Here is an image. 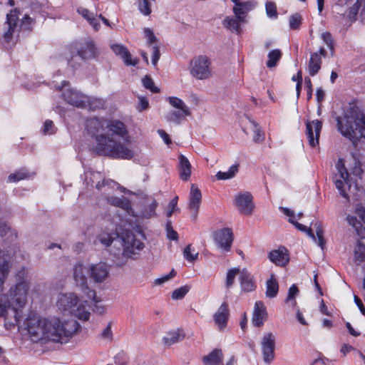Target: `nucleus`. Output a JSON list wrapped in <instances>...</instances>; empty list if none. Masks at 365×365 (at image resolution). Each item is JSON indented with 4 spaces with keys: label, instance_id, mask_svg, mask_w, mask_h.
Masks as SVG:
<instances>
[{
    "label": "nucleus",
    "instance_id": "39448f33",
    "mask_svg": "<svg viewBox=\"0 0 365 365\" xmlns=\"http://www.w3.org/2000/svg\"><path fill=\"white\" fill-rule=\"evenodd\" d=\"M340 133L352 142L365 138V111L355 103H350L342 118H337Z\"/></svg>",
    "mask_w": 365,
    "mask_h": 365
},
{
    "label": "nucleus",
    "instance_id": "052dcab7",
    "mask_svg": "<svg viewBox=\"0 0 365 365\" xmlns=\"http://www.w3.org/2000/svg\"><path fill=\"white\" fill-rule=\"evenodd\" d=\"M166 232L167 237L172 240H175L178 239V233L173 229L171 225V222H168L166 224Z\"/></svg>",
    "mask_w": 365,
    "mask_h": 365
},
{
    "label": "nucleus",
    "instance_id": "c9c22d12",
    "mask_svg": "<svg viewBox=\"0 0 365 365\" xmlns=\"http://www.w3.org/2000/svg\"><path fill=\"white\" fill-rule=\"evenodd\" d=\"M359 7H362V14L365 16V0H357L356 3L352 7L349 8L348 11H346L343 14L349 20L354 21Z\"/></svg>",
    "mask_w": 365,
    "mask_h": 365
},
{
    "label": "nucleus",
    "instance_id": "8fccbe9b",
    "mask_svg": "<svg viewBox=\"0 0 365 365\" xmlns=\"http://www.w3.org/2000/svg\"><path fill=\"white\" fill-rule=\"evenodd\" d=\"M143 85L147 89H149L153 93L160 92V89L154 85L153 81L150 77L146 76L142 79Z\"/></svg>",
    "mask_w": 365,
    "mask_h": 365
},
{
    "label": "nucleus",
    "instance_id": "37998d69",
    "mask_svg": "<svg viewBox=\"0 0 365 365\" xmlns=\"http://www.w3.org/2000/svg\"><path fill=\"white\" fill-rule=\"evenodd\" d=\"M252 129L254 133L253 140L255 143H260L264 140V134L262 132L259 125L254 120H250Z\"/></svg>",
    "mask_w": 365,
    "mask_h": 365
},
{
    "label": "nucleus",
    "instance_id": "e433bc0d",
    "mask_svg": "<svg viewBox=\"0 0 365 365\" xmlns=\"http://www.w3.org/2000/svg\"><path fill=\"white\" fill-rule=\"evenodd\" d=\"M222 359V354L220 350L215 349L203 358L205 365H219Z\"/></svg>",
    "mask_w": 365,
    "mask_h": 365
},
{
    "label": "nucleus",
    "instance_id": "49530a36",
    "mask_svg": "<svg viewBox=\"0 0 365 365\" xmlns=\"http://www.w3.org/2000/svg\"><path fill=\"white\" fill-rule=\"evenodd\" d=\"M158 207V203L155 200H153L148 207H146L142 212V217L146 219H149L155 215V210Z\"/></svg>",
    "mask_w": 365,
    "mask_h": 365
},
{
    "label": "nucleus",
    "instance_id": "0eeeda50",
    "mask_svg": "<svg viewBox=\"0 0 365 365\" xmlns=\"http://www.w3.org/2000/svg\"><path fill=\"white\" fill-rule=\"evenodd\" d=\"M336 168L339 173V177L336 175L334 183L340 195L347 200L351 196L361 197L363 190L359 187V182L356 179L355 180L354 184L352 185V178H349V173L344 167L342 160H339L336 163ZM360 186L362 187V185L360 184Z\"/></svg>",
    "mask_w": 365,
    "mask_h": 365
},
{
    "label": "nucleus",
    "instance_id": "338daca9",
    "mask_svg": "<svg viewBox=\"0 0 365 365\" xmlns=\"http://www.w3.org/2000/svg\"><path fill=\"white\" fill-rule=\"evenodd\" d=\"M11 231L9 226L4 222H0V235L3 237Z\"/></svg>",
    "mask_w": 365,
    "mask_h": 365
},
{
    "label": "nucleus",
    "instance_id": "f704fd0d",
    "mask_svg": "<svg viewBox=\"0 0 365 365\" xmlns=\"http://www.w3.org/2000/svg\"><path fill=\"white\" fill-rule=\"evenodd\" d=\"M184 335L180 330H173L168 332L163 337V341L167 346H171L182 340Z\"/></svg>",
    "mask_w": 365,
    "mask_h": 365
},
{
    "label": "nucleus",
    "instance_id": "3c124183",
    "mask_svg": "<svg viewBox=\"0 0 365 365\" xmlns=\"http://www.w3.org/2000/svg\"><path fill=\"white\" fill-rule=\"evenodd\" d=\"M138 101L135 108L138 112H142L149 108V102L147 98L143 96H138Z\"/></svg>",
    "mask_w": 365,
    "mask_h": 365
},
{
    "label": "nucleus",
    "instance_id": "f8f14e48",
    "mask_svg": "<svg viewBox=\"0 0 365 365\" xmlns=\"http://www.w3.org/2000/svg\"><path fill=\"white\" fill-rule=\"evenodd\" d=\"M166 100L175 108L167 114L166 118L168 121L179 124L183 119L191 115L190 109L182 99L175 96H169Z\"/></svg>",
    "mask_w": 365,
    "mask_h": 365
},
{
    "label": "nucleus",
    "instance_id": "13d9d810",
    "mask_svg": "<svg viewBox=\"0 0 365 365\" xmlns=\"http://www.w3.org/2000/svg\"><path fill=\"white\" fill-rule=\"evenodd\" d=\"M178 200V197L175 196L169 202L168 208H167V211H166L167 217H171V215H173V212L177 209Z\"/></svg>",
    "mask_w": 365,
    "mask_h": 365
},
{
    "label": "nucleus",
    "instance_id": "58836bf2",
    "mask_svg": "<svg viewBox=\"0 0 365 365\" xmlns=\"http://www.w3.org/2000/svg\"><path fill=\"white\" fill-rule=\"evenodd\" d=\"M238 164L232 165L230 167L227 171L222 172L219 171L217 173L215 177L218 180H225L233 178L238 172Z\"/></svg>",
    "mask_w": 365,
    "mask_h": 365
},
{
    "label": "nucleus",
    "instance_id": "c756f323",
    "mask_svg": "<svg viewBox=\"0 0 365 365\" xmlns=\"http://www.w3.org/2000/svg\"><path fill=\"white\" fill-rule=\"evenodd\" d=\"M240 280L241 287L245 292H252L256 287L250 273L246 269L241 270Z\"/></svg>",
    "mask_w": 365,
    "mask_h": 365
},
{
    "label": "nucleus",
    "instance_id": "a211bd4d",
    "mask_svg": "<svg viewBox=\"0 0 365 365\" xmlns=\"http://www.w3.org/2000/svg\"><path fill=\"white\" fill-rule=\"evenodd\" d=\"M202 200V193L199 188L192 184L189 195L188 209L190 212V217L192 220H196Z\"/></svg>",
    "mask_w": 365,
    "mask_h": 365
},
{
    "label": "nucleus",
    "instance_id": "f03ea898",
    "mask_svg": "<svg viewBox=\"0 0 365 365\" xmlns=\"http://www.w3.org/2000/svg\"><path fill=\"white\" fill-rule=\"evenodd\" d=\"M86 126L88 132L97 133L94 150L98 155L123 160L133 158V150L125 144L130 142V136L123 122L91 118Z\"/></svg>",
    "mask_w": 365,
    "mask_h": 365
},
{
    "label": "nucleus",
    "instance_id": "7ed1b4c3",
    "mask_svg": "<svg viewBox=\"0 0 365 365\" xmlns=\"http://www.w3.org/2000/svg\"><path fill=\"white\" fill-rule=\"evenodd\" d=\"M31 284L22 280L9 290V294H0V317L12 314L13 317L18 321L21 317L22 310L27 302V297L31 294Z\"/></svg>",
    "mask_w": 365,
    "mask_h": 365
},
{
    "label": "nucleus",
    "instance_id": "a18cd8bd",
    "mask_svg": "<svg viewBox=\"0 0 365 365\" xmlns=\"http://www.w3.org/2000/svg\"><path fill=\"white\" fill-rule=\"evenodd\" d=\"M138 7L140 12L144 16H149L151 12V3L149 0H138Z\"/></svg>",
    "mask_w": 365,
    "mask_h": 365
},
{
    "label": "nucleus",
    "instance_id": "4be33fe9",
    "mask_svg": "<svg viewBox=\"0 0 365 365\" xmlns=\"http://www.w3.org/2000/svg\"><path fill=\"white\" fill-rule=\"evenodd\" d=\"M90 277L96 283H101L108 276V267L104 262L89 265Z\"/></svg>",
    "mask_w": 365,
    "mask_h": 365
},
{
    "label": "nucleus",
    "instance_id": "79ce46f5",
    "mask_svg": "<svg viewBox=\"0 0 365 365\" xmlns=\"http://www.w3.org/2000/svg\"><path fill=\"white\" fill-rule=\"evenodd\" d=\"M299 294V289L295 284H292L288 291V294L287 299L285 300L287 304H289L290 306L294 307L297 305V302L295 300V297Z\"/></svg>",
    "mask_w": 365,
    "mask_h": 365
},
{
    "label": "nucleus",
    "instance_id": "aec40b11",
    "mask_svg": "<svg viewBox=\"0 0 365 365\" xmlns=\"http://www.w3.org/2000/svg\"><path fill=\"white\" fill-rule=\"evenodd\" d=\"M322 122L319 120L306 123V134L311 147L315 148L319 144V138L322 130Z\"/></svg>",
    "mask_w": 365,
    "mask_h": 365
},
{
    "label": "nucleus",
    "instance_id": "5fc2aeb1",
    "mask_svg": "<svg viewBox=\"0 0 365 365\" xmlns=\"http://www.w3.org/2000/svg\"><path fill=\"white\" fill-rule=\"evenodd\" d=\"M266 13L269 18L277 17V7L273 2H267L266 4Z\"/></svg>",
    "mask_w": 365,
    "mask_h": 365
},
{
    "label": "nucleus",
    "instance_id": "774afa93",
    "mask_svg": "<svg viewBox=\"0 0 365 365\" xmlns=\"http://www.w3.org/2000/svg\"><path fill=\"white\" fill-rule=\"evenodd\" d=\"M158 133L159 135L162 138V139L164 140V142L167 145H169V144L171 143V140L170 139V137H169V135H168V133L165 130H158Z\"/></svg>",
    "mask_w": 365,
    "mask_h": 365
},
{
    "label": "nucleus",
    "instance_id": "de8ad7c7",
    "mask_svg": "<svg viewBox=\"0 0 365 365\" xmlns=\"http://www.w3.org/2000/svg\"><path fill=\"white\" fill-rule=\"evenodd\" d=\"M190 287L188 285H185L180 287V288L176 289L173 291L172 294V298L175 300L182 299L186 294L190 291Z\"/></svg>",
    "mask_w": 365,
    "mask_h": 365
},
{
    "label": "nucleus",
    "instance_id": "2eb2a0df",
    "mask_svg": "<svg viewBox=\"0 0 365 365\" xmlns=\"http://www.w3.org/2000/svg\"><path fill=\"white\" fill-rule=\"evenodd\" d=\"M123 255L126 257H133L142 251L145 247L143 242L132 232H127L122 238Z\"/></svg>",
    "mask_w": 365,
    "mask_h": 365
},
{
    "label": "nucleus",
    "instance_id": "20e7f679",
    "mask_svg": "<svg viewBox=\"0 0 365 365\" xmlns=\"http://www.w3.org/2000/svg\"><path fill=\"white\" fill-rule=\"evenodd\" d=\"M85 293L76 292H59L56 298V307L63 315H71L80 320L87 321L90 318L88 302Z\"/></svg>",
    "mask_w": 365,
    "mask_h": 365
},
{
    "label": "nucleus",
    "instance_id": "e2e57ef3",
    "mask_svg": "<svg viewBox=\"0 0 365 365\" xmlns=\"http://www.w3.org/2000/svg\"><path fill=\"white\" fill-rule=\"evenodd\" d=\"M160 57V53L159 48L156 45H155L152 48V63L154 66H156Z\"/></svg>",
    "mask_w": 365,
    "mask_h": 365
},
{
    "label": "nucleus",
    "instance_id": "1a4fd4ad",
    "mask_svg": "<svg viewBox=\"0 0 365 365\" xmlns=\"http://www.w3.org/2000/svg\"><path fill=\"white\" fill-rule=\"evenodd\" d=\"M90 276L89 265L78 263L73 269V277L79 291L85 293L88 299H93L96 302H101V299L96 296L94 289H91L87 285V276Z\"/></svg>",
    "mask_w": 365,
    "mask_h": 365
},
{
    "label": "nucleus",
    "instance_id": "ddd939ff",
    "mask_svg": "<svg viewBox=\"0 0 365 365\" xmlns=\"http://www.w3.org/2000/svg\"><path fill=\"white\" fill-rule=\"evenodd\" d=\"M280 210H282L284 215L289 217L288 220L290 223L294 225L295 227L297 228L299 230L307 232V235L312 238L314 242L322 248V250L324 249L325 245V240L323 236V230L319 225L317 227L316 235H314L310 229L307 228L306 226L300 223H298L296 221V215L294 214V211L287 207H280Z\"/></svg>",
    "mask_w": 365,
    "mask_h": 365
},
{
    "label": "nucleus",
    "instance_id": "dca6fc26",
    "mask_svg": "<svg viewBox=\"0 0 365 365\" xmlns=\"http://www.w3.org/2000/svg\"><path fill=\"white\" fill-rule=\"evenodd\" d=\"M276 339V334L272 331L264 333L261 339L262 355L266 364H270L274 359Z\"/></svg>",
    "mask_w": 365,
    "mask_h": 365
},
{
    "label": "nucleus",
    "instance_id": "4468645a",
    "mask_svg": "<svg viewBox=\"0 0 365 365\" xmlns=\"http://www.w3.org/2000/svg\"><path fill=\"white\" fill-rule=\"evenodd\" d=\"M346 220L355 230L359 238L365 240V227L361 225V222L365 224V207L361 202L354 205V212L348 214Z\"/></svg>",
    "mask_w": 365,
    "mask_h": 365
},
{
    "label": "nucleus",
    "instance_id": "ea45409f",
    "mask_svg": "<svg viewBox=\"0 0 365 365\" xmlns=\"http://www.w3.org/2000/svg\"><path fill=\"white\" fill-rule=\"evenodd\" d=\"M282 57V52L279 49H274L269 52L268 58L269 60L267 62V66L268 68L274 67L277 62L280 60Z\"/></svg>",
    "mask_w": 365,
    "mask_h": 365
},
{
    "label": "nucleus",
    "instance_id": "4c0bfd02",
    "mask_svg": "<svg viewBox=\"0 0 365 365\" xmlns=\"http://www.w3.org/2000/svg\"><path fill=\"white\" fill-rule=\"evenodd\" d=\"M354 259L356 264H360L362 262H365V245L360 240H358L355 245Z\"/></svg>",
    "mask_w": 365,
    "mask_h": 365
},
{
    "label": "nucleus",
    "instance_id": "4d7b16f0",
    "mask_svg": "<svg viewBox=\"0 0 365 365\" xmlns=\"http://www.w3.org/2000/svg\"><path fill=\"white\" fill-rule=\"evenodd\" d=\"M55 127L53 125V123L50 120H47L45 121L43 128V133L44 135H52L55 133Z\"/></svg>",
    "mask_w": 365,
    "mask_h": 365
},
{
    "label": "nucleus",
    "instance_id": "603ef678",
    "mask_svg": "<svg viewBox=\"0 0 365 365\" xmlns=\"http://www.w3.org/2000/svg\"><path fill=\"white\" fill-rule=\"evenodd\" d=\"M175 275H176V272L175 271V269H173L170 272V273H168V274H165L161 277L155 279L154 281V284L155 285H159V286L163 285V284H165V282H168L170 279L173 278Z\"/></svg>",
    "mask_w": 365,
    "mask_h": 365
},
{
    "label": "nucleus",
    "instance_id": "f3484780",
    "mask_svg": "<svg viewBox=\"0 0 365 365\" xmlns=\"http://www.w3.org/2000/svg\"><path fill=\"white\" fill-rule=\"evenodd\" d=\"M235 205L240 213L252 215L255 207L252 194L249 192L237 193L235 197Z\"/></svg>",
    "mask_w": 365,
    "mask_h": 365
},
{
    "label": "nucleus",
    "instance_id": "6ab92c4d",
    "mask_svg": "<svg viewBox=\"0 0 365 365\" xmlns=\"http://www.w3.org/2000/svg\"><path fill=\"white\" fill-rule=\"evenodd\" d=\"M78 55L83 60L96 58L100 55V50L92 41H86L76 46Z\"/></svg>",
    "mask_w": 365,
    "mask_h": 365
},
{
    "label": "nucleus",
    "instance_id": "cd10ccee",
    "mask_svg": "<svg viewBox=\"0 0 365 365\" xmlns=\"http://www.w3.org/2000/svg\"><path fill=\"white\" fill-rule=\"evenodd\" d=\"M245 23H246V19L235 15L234 16L226 17L222 21V25L232 32L240 34L241 24Z\"/></svg>",
    "mask_w": 365,
    "mask_h": 365
},
{
    "label": "nucleus",
    "instance_id": "69168bd1",
    "mask_svg": "<svg viewBox=\"0 0 365 365\" xmlns=\"http://www.w3.org/2000/svg\"><path fill=\"white\" fill-rule=\"evenodd\" d=\"M304 85L307 89V98L310 99L312 95V84L309 77L304 78Z\"/></svg>",
    "mask_w": 365,
    "mask_h": 365
},
{
    "label": "nucleus",
    "instance_id": "2f4dec72",
    "mask_svg": "<svg viewBox=\"0 0 365 365\" xmlns=\"http://www.w3.org/2000/svg\"><path fill=\"white\" fill-rule=\"evenodd\" d=\"M255 4L252 1L240 2L233 7V13L236 16L246 19V14L254 9Z\"/></svg>",
    "mask_w": 365,
    "mask_h": 365
},
{
    "label": "nucleus",
    "instance_id": "423d86ee",
    "mask_svg": "<svg viewBox=\"0 0 365 365\" xmlns=\"http://www.w3.org/2000/svg\"><path fill=\"white\" fill-rule=\"evenodd\" d=\"M35 24L33 18L22 14L17 9L11 10L6 15V21L4 25V41L10 46L14 45L18 40L21 29L31 30Z\"/></svg>",
    "mask_w": 365,
    "mask_h": 365
},
{
    "label": "nucleus",
    "instance_id": "a878e982",
    "mask_svg": "<svg viewBox=\"0 0 365 365\" xmlns=\"http://www.w3.org/2000/svg\"><path fill=\"white\" fill-rule=\"evenodd\" d=\"M268 257L272 262L281 267L285 266L289 260L287 250L284 247L271 251Z\"/></svg>",
    "mask_w": 365,
    "mask_h": 365
},
{
    "label": "nucleus",
    "instance_id": "393cba45",
    "mask_svg": "<svg viewBox=\"0 0 365 365\" xmlns=\"http://www.w3.org/2000/svg\"><path fill=\"white\" fill-rule=\"evenodd\" d=\"M327 52L324 48H320L318 52L311 53L308 63V72L310 76H315L321 68L322 56H325Z\"/></svg>",
    "mask_w": 365,
    "mask_h": 365
},
{
    "label": "nucleus",
    "instance_id": "5701e85b",
    "mask_svg": "<svg viewBox=\"0 0 365 365\" xmlns=\"http://www.w3.org/2000/svg\"><path fill=\"white\" fill-rule=\"evenodd\" d=\"M230 309L227 302H223L213 314L215 325L220 330H223L227 324Z\"/></svg>",
    "mask_w": 365,
    "mask_h": 365
},
{
    "label": "nucleus",
    "instance_id": "6e6d98bb",
    "mask_svg": "<svg viewBox=\"0 0 365 365\" xmlns=\"http://www.w3.org/2000/svg\"><path fill=\"white\" fill-rule=\"evenodd\" d=\"M26 178V173L24 171H19L14 173L11 174L8 180L10 182H16L21 180L25 179Z\"/></svg>",
    "mask_w": 365,
    "mask_h": 365
},
{
    "label": "nucleus",
    "instance_id": "864d4df0",
    "mask_svg": "<svg viewBox=\"0 0 365 365\" xmlns=\"http://www.w3.org/2000/svg\"><path fill=\"white\" fill-rule=\"evenodd\" d=\"M302 23V16L299 14H295L289 18V27L292 29H299Z\"/></svg>",
    "mask_w": 365,
    "mask_h": 365
},
{
    "label": "nucleus",
    "instance_id": "f257e3e1",
    "mask_svg": "<svg viewBox=\"0 0 365 365\" xmlns=\"http://www.w3.org/2000/svg\"><path fill=\"white\" fill-rule=\"evenodd\" d=\"M4 327L11 330L18 326L19 331L35 344L67 342L78 330L79 324L74 319H63L56 316H42L30 312L18 321L12 314L4 315Z\"/></svg>",
    "mask_w": 365,
    "mask_h": 365
},
{
    "label": "nucleus",
    "instance_id": "680f3d73",
    "mask_svg": "<svg viewBox=\"0 0 365 365\" xmlns=\"http://www.w3.org/2000/svg\"><path fill=\"white\" fill-rule=\"evenodd\" d=\"M144 36L145 38H147L148 43L149 45H152L156 41V37L155 36L153 31L149 28L144 29Z\"/></svg>",
    "mask_w": 365,
    "mask_h": 365
},
{
    "label": "nucleus",
    "instance_id": "7c9ffc66",
    "mask_svg": "<svg viewBox=\"0 0 365 365\" xmlns=\"http://www.w3.org/2000/svg\"><path fill=\"white\" fill-rule=\"evenodd\" d=\"M179 173L182 180L187 181L191 175V164L183 155L179 156Z\"/></svg>",
    "mask_w": 365,
    "mask_h": 365
},
{
    "label": "nucleus",
    "instance_id": "6e6552de",
    "mask_svg": "<svg viewBox=\"0 0 365 365\" xmlns=\"http://www.w3.org/2000/svg\"><path fill=\"white\" fill-rule=\"evenodd\" d=\"M67 83L64 82L61 89L63 90L62 96L67 103L81 108L95 110L103 106V101L101 98L84 95L79 91L71 88H66Z\"/></svg>",
    "mask_w": 365,
    "mask_h": 365
},
{
    "label": "nucleus",
    "instance_id": "a19ab883",
    "mask_svg": "<svg viewBox=\"0 0 365 365\" xmlns=\"http://www.w3.org/2000/svg\"><path fill=\"white\" fill-rule=\"evenodd\" d=\"M198 255V252L192 247L191 245L186 246L183 250V257L189 262H193L197 259Z\"/></svg>",
    "mask_w": 365,
    "mask_h": 365
},
{
    "label": "nucleus",
    "instance_id": "9b49d317",
    "mask_svg": "<svg viewBox=\"0 0 365 365\" xmlns=\"http://www.w3.org/2000/svg\"><path fill=\"white\" fill-rule=\"evenodd\" d=\"M190 74L198 80H206L212 75L211 61L206 56H198L192 59L190 65Z\"/></svg>",
    "mask_w": 365,
    "mask_h": 365
},
{
    "label": "nucleus",
    "instance_id": "c03bdc74",
    "mask_svg": "<svg viewBox=\"0 0 365 365\" xmlns=\"http://www.w3.org/2000/svg\"><path fill=\"white\" fill-rule=\"evenodd\" d=\"M240 272L241 270L239 268H232L230 270H228L227 273L226 277V287L230 288L231 287L234 282L235 279L237 274L240 276Z\"/></svg>",
    "mask_w": 365,
    "mask_h": 365
},
{
    "label": "nucleus",
    "instance_id": "473e14b6",
    "mask_svg": "<svg viewBox=\"0 0 365 365\" xmlns=\"http://www.w3.org/2000/svg\"><path fill=\"white\" fill-rule=\"evenodd\" d=\"M77 12L84 18L88 24L96 30L100 28V23L98 19L94 15L93 13L88 11L87 9L80 7L77 9Z\"/></svg>",
    "mask_w": 365,
    "mask_h": 365
},
{
    "label": "nucleus",
    "instance_id": "c85d7f7f",
    "mask_svg": "<svg viewBox=\"0 0 365 365\" xmlns=\"http://www.w3.org/2000/svg\"><path fill=\"white\" fill-rule=\"evenodd\" d=\"M10 257L0 250V287L4 284L10 269Z\"/></svg>",
    "mask_w": 365,
    "mask_h": 365
},
{
    "label": "nucleus",
    "instance_id": "0e129e2a",
    "mask_svg": "<svg viewBox=\"0 0 365 365\" xmlns=\"http://www.w3.org/2000/svg\"><path fill=\"white\" fill-rule=\"evenodd\" d=\"M101 336L105 339L111 341L113 339V332L111 330L110 323L103 329L101 333Z\"/></svg>",
    "mask_w": 365,
    "mask_h": 365
},
{
    "label": "nucleus",
    "instance_id": "72a5a7b5",
    "mask_svg": "<svg viewBox=\"0 0 365 365\" xmlns=\"http://www.w3.org/2000/svg\"><path fill=\"white\" fill-rule=\"evenodd\" d=\"M279 291L278 282L273 274L270 275L269 279L266 282V297L274 298L277 295Z\"/></svg>",
    "mask_w": 365,
    "mask_h": 365
},
{
    "label": "nucleus",
    "instance_id": "412c9836",
    "mask_svg": "<svg viewBox=\"0 0 365 365\" xmlns=\"http://www.w3.org/2000/svg\"><path fill=\"white\" fill-rule=\"evenodd\" d=\"M215 242L220 249L229 251L233 241V233L231 229L224 228L215 232Z\"/></svg>",
    "mask_w": 365,
    "mask_h": 365
},
{
    "label": "nucleus",
    "instance_id": "09e8293b",
    "mask_svg": "<svg viewBox=\"0 0 365 365\" xmlns=\"http://www.w3.org/2000/svg\"><path fill=\"white\" fill-rule=\"evenodd\" d=\"M113 235L114 234L103 232L98 236L97 240H98V242L105 247H108L112 244L113 241Z\"/></svg>",
    "mask_w": 365,
    "mask_h": 365
},
{
    "label": "nucleus",
    "instance_id": "b1692460",
    "mask_svg": "<svg viewBox=\"0 0 365 365\" xmlns=\"http://www.w3.org/2000/svg\"><path fill=\"white\" fill-rule=\"evenodd\" d=\"M267 317L268 314L264 303L261 301L256 302L252 317L253 325L257 327H262Z\"/></svg>",
    "mask_w": 365,
    "mask_h": 365
},
{
    "label": "nucleus",
    "instance_id": "9d476101",
    "mask_svg": "<svg viewBox=\"0 0 365 365\" xmlns=\"http://www.w3.org/2000/svg\"><path fill=\"white\" fill-rule=\"evenodd\" d=\"M98 190H101L104 188L103 192L107 195V201L109 204L120 207L128 213L130 214L132 212L131 205L130 201L125 197H117L112 195L111 190L118 189L120 187V185L113 180H103L101 183L98 182L96 185Z\"/></svg>",
    "mask_w": 365,
    "mask_h": 365
},
{
    "label": "nucleus",
    "instance_id": "bb28decb",
    "mask_svg": "<svg viewBox=\"0 0 365 365\" xmlns=\"http://www.w3.org/2000/svg\"><path fill=\"white\" fill-rule=\"evenodd\" d=\"M110 48L115 55L120 56L123 59L127 66H135L138 63V59L132 58L131 54L128 50L122 44H112Z\"/></svg>",
    "mask_w": 365,
    "mask_h": 365
},
{
    "label": "nucleus",
    "instance_id": "bf43d9fd",
    "mask_svg": "<svg viewBox=\"0 0 365 365\" xmlns=\"http://www.w3.org/2000/svg\"><path fill=\"white\" fill-rule=\"evenodd\" d=\"M322 38L327 44V46L332 51L334 47L331 34L328 31L324 32L322 34Z\"/></svg>",
    "mask_w": 365,
    "mask_h": 365
}]
</instances>
